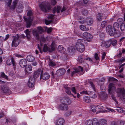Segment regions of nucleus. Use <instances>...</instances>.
Instances as JSON below:
<instances>
[{
    "mask_svg": "<svg viewBox=\"0 0 125 125\" xmlns=\"http://www.w3.org/2000/svg\"><path fill=\"white\" fill-rule=\"evenodd\" d=\"M32 12L31 10H28L27 14V17L26 18L24 17V19L25 21L26 24V25L27 28L30 27L32 24Z\"/></svg>",
    "mask_w": 125,
    "mask_h": 125,
    "instance_id": "obj_1",
    "label": "nucleus"
},
{
    "mask_svg": "<svg viewBox=\"0 0 125 125\" xmlns=\"http://www.w3.org/2000/svg\"><path fill=\"white\" fill-rule=\"evenodd\" d=\"M39 7L42 11L45 12H48L51 9V7L48 2H42Z\"/></svg>",
    "mask_w": 125,
    "mask_h": 125,
    "instance_id": "obj_2",
    "label": "nucleus"
},
{
    "mask_svg": "<svg viewBox=\"0 0 125 125\" xmlns=\"http://www.w3.org/2000/svg\"><path fill=\"white\" fill-rule=\"evenodd\" d=\"M44 31V30L41 27H38L37 30H33L32 33L33 35L35 37L37 40L40 39V34H41Z\"/></svg>",
    "mask_w": 125,
    "mask_h": 125,
    "instance_id": "obj_3",
    "label": "nucleus"
},
{
    "mask_svg": "<svg viewBox=\"0 0 125 125\" xmlns=\"http://www.w3.org/2000/svg\"><path fill=\"white\" fill-rule=\"evenodd\" d=\"M12 0H6V3L8 7H10L11 10H14L16 8V6L17 3V1L16 0H15L13 1L12 5L10 6V5L11 3Z\"/></svg>",
    "mask_w": 125,
    "mask_h": 125,
    "instance_id": "obj_4",
    "label": "nucleus"
},
{
    "mask_svg": "<svg viewBox=\"0 0 125 125\" xmlns=\"http://www.w3.org/2000/svg\"><path fill=\"white\" fill-rule=\"evenodd\" d=\"M19 38V36L18 34H17V37L14 36L13 37V39L12 41L11 44L12 47L14 46L17 47L20 43L21 41L20 40H18Z\"/></svg>",
    "mask_w": 125,
    "mask_h": 125,
    "instance_id": "obj_5",
    "label": "nucleus"
},
{
    "mask_svg": "<svg viewBox=\"0 0 125 125\" xmlns=\"http://www.w3.org/2000/svg\"><path fill=\"white\" fill-rule=\"evenodd\" d=\"M83 68L81 66H79L78 68L74 69V71H73L71 73V75L73 77V75L77 73H80V75H82L83 74Z\"/></svg>",
    "mask_w": 125,
    "mask_h": 125,
    "instance_id": "obj_6",
    "label": "nucleus"
},
{
    "mask_svg": "<svg viewBox=\"0 0 125 125\" xmlns=\"http://www.w3.org/2000/svg\"><path fill=\"white\" fill-rule=\"evenodd\" d=\"M106 30L107 32H108L111 36H114L115 33V31L114 29L113 30L112 26L110 25H108L107 27Z\"/></svg>",
    "mask_w": 125,
    "mask_h": 125,
    "instance_id": "obj_7",
    "label": "nucleus"
},
{
    "mask_svg": "<svg viewBox=\"0 0 125 125\" xmlns=\"http://www.w3.org/2000/svg\"><path fill=\"white\" fill-rule=\"evenodd\" d=\"M85 43V40L82 39H79L77 41V42L75 45V47L76 49H79V48L81 45H83Z\"/></svg>",
    "mask_w": 125,
    "mask_h": 125,
    "instance_id": "obj_8",
    "label": "nucleus"
},
{
    "mask_svg": "<svg viewBox=\"0 0 125 125\" xmlns=\"http://www.w3.org/2000/svg\"><path fill=\"white\" fill-rule=\"evenodd\" d=\"M116 92L118 97H123L125 94V91L124 88H118L117 89Z\"/></svg>",
    "mask_w": 125,
    "mask_h": 125,
    "instance_id": "obj_9",
    "label": "nucleus"
},
{
    "mask_svg": "<svg viewBox=\"0 0 125 125\" xmlns=\"http://www.w3.org/2000/svg\"><path fill=\"white\" fill-rule=\"evenodd\" d=\"M61 102L63 105L70 104L72 103V101L69 98L65 97L62 98L61 100Z\"/></svg>",
    "mask_w": 125,
    "mask_h": 125,
    "instance_id": "obj_10",
    "label": "nucleus"
},
{
    "mask_svg": "<svg viewBox=\"0 0 125 125\" xmlns=\"http://www.w3.org/2000/svg\"><path fill=\"white\" fill-rule=\"evenodd\" d=\"M7 64L9 65H10L11 63L14 67V68L15 69L16 67V63L15 60L12 57H11V59H8L6 62Z\"/></svg>",
    "mask_w": 125,
    "mask_h": 125,
    "instance_id": "obj_11",
    "label": "nucleus"
},
{
    "mask_svg": "<svg viewBox=\"0 0 125 125\" xmlns=\"http://www.w3.org/2000/svg\"><path fill=\"white\" fill-rule=\"evenodd\" d=\"M65 72L64 69H59L57 71L55 75L57 76H60L64 74Z\"/></svg>",
    "mask_w": 125,
    "mask_h": 125,
    "instance_id": "obj_12",
    "label": "nucleus"
},
{
    "mask_svg": "<svg viewBox=\"0 0 125 125\" xmlns=\"http://www.w3.org/2000/svg\"><path fill=\"white\" fill-rule=\"evenodd\" d=\"M43 73V71L41 69H39L37 71L34 72L33 74V79H35L37 78H38L40 74L41 75V74L42 73Z\"/></svg>",
    "mask_w": 125,
    "mask_h": 125,
    "instance_id": "obj_13",
    "label": "nucleus"
},
{
    "mask_svg": "<svg viewBox=\"0 0 125 125\" xmlns=\"http://www.w3.org/2000/svg\"><path fill=\"white\" fill-rule=\"evenodd\" d=\"M35 79L32 77H30L28 81L27 85L28 87L29 88H32L34 85V82Z\"/></svg>",
    "mask_w": 125,
    "mask_h": 125,
    "instance_id": "obj_14",
    "label": "nucleus"
},
{
    "mask_svg": "<svg viewBox=\"0 0 125 125\" xmlns=\"http://www.w3.org/2000/svg\"><path fill=\"white\" fill-rule=\"evenodd\" d=\"M27 63V60L25 59H21L19 62L20 66L23 68H24L26 66Z\"/></svg>",
    "mask_w": 125,
    "mask_h": 125,
    "instance_id": "obj_15",
    "label": "nucleus"
},
{
    "mask_svg": "<svg viewBox=\"0 0 125 125\" xmlns=\"http://www.w3.org/2000/svg\"><path fill=\"white\" fill-rule=\"evenodd\" d=\"M64 119L60 118L55 120V123L56 125H63L64 123Z\"/></svg>",
    "mask_w": 125,
    "mask_h": 125,
    "instance_id": "obj_16",
    "label": "nucleus"
},
{
    "mask_svg": "<svg viewBox=\"0 0 125 125\" xmlns=\"http://www.w3.org/2000/svg\"><path fill=\"white\" fill-rule=\"evenodd\" d=\"M1 90L3 93L9 94L10 91L9 87L6 85H4L2 87Z\"/></svg>",
    "mask_w": 125,
    "mask_h": 125,
    "instance_id": "obj_17",
    "label": "nucleus"
},
{
    "mask_svg": "<svg viewBox=\"0 0 125 125\" xmlns=\"http://www.w3.org/2000/svg\"><path fill=\"white\" fill-rule=\"evenodd\" d=\"M49 74L47 73H45L43 74H41L40 79H42L43 80L48 79L50 78Z\"/></svg>",
    "mask_w": 125,
    "mask_h": 125,
    "instance_id": "obj_18",
    "label": "nucleus"
},
{
    "mask_svg": "<svg viewBox=\"0 0 125 125\" xmlns=\"http://www.w3.org/2000/svg\"><path fill=\"white\" fill-rule=\"evenodd\" d=\"M23 7L21 3H19L17 5L16 8V11L18 13H21L22 12Z\"/></svg>",
    "mask_w": 125,
    "mask_h": 125,
    "instance_id": "obj_19",
    "label": "nucleus"
},
{
    "mask_svg": "<svg viewBox=\"0 0 125 125\" xmlns=\"http://www.w3.org/2000/svg\"><path fill=\"white\" fill-rule=\"evenodd\" d=\"M83 35L85 38L91 39L92 38V36L90 33L87 32H84L83 33Z\"/></svg>",
    "mask_w": 125,
    "mask_h": 125,
    "instance_id": "obj_20",
    "label": "nucleus"
},
{
    "mask_svg": "<svg viewBox=\"0 0 125 125\" xmlns=\"http://www.w3.org/2000/svg\"><path fill=\"white\" fill-rule=\"evenodd\" d=\"M25 33L26 35V37L27 39L29 40H30L31 39V34H32L31 31H29L28 29L25 30Z\"/></svg>",
    "mask_w": 125,
    "mask_h": 125,
    "instance_id": "obj_21",
    "label": "nucleus"
},
{
    "mask_svg": "<svg viewBox=\"0 0 125 125\" xmlns=\"http://www.w3.org/2000/svg\"><path fill=\"white\" fill-rule=\"evenodd\" d=\"M48 63L49 66L51 67H53L55 66L56 64L55 61L50 59L49 60Z\"/></svg>",
    "mask_w": 125,
    "mask_h": 125,
    "instance_id": "obj_22",
    "label": "nucleus"
},
{
    "mask_svg": "<svg viewBox=\"0 0 125 125\" xmlns=\"http://www.w3.org/2000/svg\"><path fill=\"white\" fill-rule=\"evenodd\" d=\"M56 48V46L54 42H52V43L51 46L50 47V52H51L53 51H54L55 49Z\"/></svg>",
    "mask_w": 125,
    "mask_h": 125,
    "instance_id": "obj_23",
    "label": "nucleus"
},
{
    "mask_svg": "<svg viewBox=\"0 0 125 125\" xmlns=\"http://www.w3.org/2000/svg\"><path fill=\"white\" fill-rule=\"evenodd\" d=\"M107 124V121L105 120H102L99 121L97 123V125H106Z\"/></svg>",
    "mask_w": 125,
    "mask_h": 125,
    "instance_id": "obj_24",
    "label": "nucleus"
},
{
    "mask_svg": "<svg viewBox=\"0 0 125 125\" xmlns=\"http://www.w3.org/2000/svg\"><path fill=\"white\" fill-rule=\"evenodd\" d=\"M113 28L115 31H118L120 29V26L119 23L117 22L115 23L113 25Z\"/></svg>",
    "mask_w": 125,
    "mask_h": 125,
    "instance_id": "obj_25",
    "label": "nucleus"
},
{
    "mask_svg": "<svg viewBox=\"0 0 125 125\" xmlns=\"http://www.w3.org/2000/svg\"><path fill=\"white\" fill-rule=\"evenodd\" d=\"M25 67V71L26 72L28 73H30L32 70L31 66L29 65H27Z\"/></svg>",
    "mask_w": 125,
    "mask_h": 125,
    "instance_id": "obj_26",
    "label": "nucleus"
},
{
    "mask_svg": "<svg viewBox=\"0 0 125 125\" xmlns=\"http://www.w3.org/2000/svg\"><path fill=\"white\" fill-rule=\"evenodd\" d=\"M27 60L29 62H33L35 60V58L32 55H28L27 57Z\"/></svg>",
    "mask_w": 125,
    "mask_h": 125,
    "instance_id": "obj_27",
    "label": "nucleus"
},
{
    "mask_svg": "<svg viewBox=\"0 0 125 125\" xmlns=\"http://www.w3.org/2000/svg\"><path fill=\"white\" fill-rule=\"evenodd\" d=\"M68 106L67 105H63L62 104H60L59 105V108L61 110H66L68 109Z\"/></svg>",
    "mask_w": 125,
    "mask_h": 125,
    "instance_id": "obj_28",
    "label": "nucleus"
},
{
    "mask_svg": "<svg viewBox=\"0 0 125 125\" xmlns=\"http://www.w3.org/2000/svg\"><path fill=\"white\" fill-rule=\"evenodd\" d=\"M86 22L87 25H90L93 23V19L91 18H88L86 19Z\"/></svg>",
    "mask_w": 125,
    "mask_h": 125,
    "instance_id": "obj_29",
    "label": "nucleus"
},
{
    "mask_svg": "<svg viewBox=\"0 0 125 125\" xmlns=\"http://www.w3.org/2000/svg\"><path fill=\"white\" fill-rule=\"evenodd\" d=\"M42 48V50L44 52H46L48 51L50 52L49 50V49H50V47L48 46L46 44H44Z\"/></svg>",
    "mask_w": 125,
    "mask_h": 125,
    "instance_id": "obj_30",
    "label": "nucleus"
},
{
    "mask_svg": "<svg viewBox=\"0 0 125 125\" xmlns=\"http://www.w3.org/2000/svg\"><path fill=\"white\" fill-rule=\"evenodd\" d=\"M78 60L79 62L80 63L83 62L85 60V56L83 55L79 56L78 58Z\"/></svg>",
    "mask_w": 125,
    "mask_h": 125,
    "instance_id": "obj_31",
    "label": "nucleus"
},
{
    "mask_svg": "<svg viewBox=\"0 0 125 125\" xmlns=\"http://www.w3.org/2000/svg\"><path fill=\"white\" fill-rule=\"evenodd\" d=\"M58 50L60 52H65V49L62 45H60L58 47Z\"/></svg>",
    "mask_w": 125,
    "mask_h": 125,
    "instance_id": "obj_32",
    "label": "nucleus"
},
{
    "mask_svg": "<svg viewBox=\"0 0 125 125\" xmlns=\"http://www.w3.org/2000/svg\"><path fill=\"white\" fill-rule=\"evenodd\" d=\"M114 84L112 83H110L108 85V92L109 94H111L112 93L111 91L112 89V88L114 86Z\"/></svg>",
    "mask_w": 125,
    "mask_h": 125,
    "instance_id": "obj_33",
    "label": "nucleus"
},
{
    "mask_svg": "<svg viewBox=\"0 0 125 125\" xmlns=\"http://www.w3.org/2000/svg\"><path fill=\"white\" fill-rule=\"evenodd\" d=\"M61 9V8L60 6H57V8L56 7H54L52 13L54 14L57 11V13H59Z\"/></svg>",
    "mask_w": 125,
    "mask_h": 125,
    "instance_id": "obj_34",
    "label": "nucleus"
},
{
    "mask_svg": "<svg viewBox=\"0 0 125 125\" xmlns=\"http://www.w3.org/2000/svg\"><path fill=\"white\" fill-rule=\"evenodd\" d=\"M100 97L102 99H106L108 97L107 94L105 92H103L101 94Z\"/></svg>",
    "mask_w": 125,
    "mask_h": 125,
    "instance_id": "obj_35",
    "label": "nucleus"
},
{
    "mask_svg": "<svg viewBox=\"0 0 125 125\" xmlns=\"http://www.w3.org/2000/svg\"><path fill=\"white\" fill-rule=\"evenodd\" d=\"M68 50L70 52L73 53L74 52L75 49L73 46H70L69 47Z\"/></svg>",
    "mask_w": 125,
    "mask_h": 125,
    "instance_id": "obj_36",
    "label": "nucleus"
},
{
    "mask_svg": "<svg viewBox=\"0 0 125 125\" xmlns=\"http://www.w3.org/2000/svg\"><path fill=\"white\" fill-rule=\"evenodd\" d=\"M84 45H81L79 49H76L77 51L80 52H83L84 50Z\"/></svg>",
    "mask_w": 125,
    "mask_h": 125,
    "instance_id": "obj_37",
    "label": "nucleus"
},
{
    "mask_svg": "<svg viewBox=\"0 0 125 125\" xmlns=\"http://www.w3.org/2000/svg\"><path fill=\"white\" fill-rule=\"evenodd\" d=\"M104 42V46L106 48L109 47L111 44L110 40Z\"/></svg>",
    "mask_w": 125,
    "mask_h": 125,
    "instance_id": "obj_38",
    "label": "nucleus"
},
{
    "mask_svg": "<svg viewBox=\"0 0 125 125\" xmlns=\"http://www.w3.org/2000/svg\"><path fill=\"white\" fill-rule=\"evenodd\" d=\"M88 94L90 96V97L93 98H95L96 97V95L94 92H90Z\"/></svg>",
    "mask_w": 125,
    "mask_h": 125,
    "instance_id": "obj_39",
    "label": "nucleus"
},
{
    "mask_svg": "<svg viewBox=\"0 0 125 125\" xmlns=\"http://www.w3.org/2000/svg\"><path fill=\"white\" fill-rule=\"evenodd\" d=\"M80 29L84 31H87L89 30L88 28H86L85 26L83 25H80Z\"/></svg>",
    "mask_w": 125,
    "mask_h": 125,
    "instance_id": "obj_40",
    "label": "nucleus"
},
{
    "mask_svg": "<svg viewBox=\"0 0 125 125\" xmlns=\"http://www.w3.org/2000/svg\"><path fill=\"white\" fill-rule=\"evenodd\" d=\"M83 99L84 101L86 103H89L91 101L90 98L88 96H84L83 97Z\"/></svg>",
    "mask_w": 125,
    "mask_h": 125,
    "instance_id": "obj_41",
    "label": "nucleus"
},
{
    "mask_svg": "<svg viewBox=\"0 0 125 125\" xmlns=\"http://www.w3.org/2000/svg\"><path fill=\"white\" fill-rule=\"evenodd\" d=\"M120 28L122 31H125V24L124 23L121 24Z\"/></svg>",
    "mask_w": 125,
    "mask_h": 125,
    "instance_id": "obj_42",
    "label": "nucleus"
},
{
    "mask_svg": "<svg viewBox=\"0 0 125 125\" xmlns=\"http://www.w3.org/2000/svg\"><path fill=\"white\" fill-rule=\"evenodd\" d=\"M111 44L113 46H115L117 44V41L116 40H110Z\"/></svg>",
    "mask_w": 125,
    "mask_h": 125,
    "instance_id": "obj_43",
    "label": "nucleus"
},
{
    "mask_svg": "<svg viewBox=\"0 0 125 125\" xmlns=\"http://www.w3.org/2000/svg\"><path fill=\"white\" fill-rule=\"evenodd\" d=\"M71 88L70 87L66 88L65 92L66 93L69 95H71L72 94L70 91Z\"/></svg>",
    "mask_w": 125,
    "mask_h": 125,
    "instance_id": "obj_44",
    "label": "nucleus"
},
{
    "mask_svg": "<svg viewBox=\"0 0 125 125\" xmlns=\"http://www.w3.org/2000/svg\"><path fill=\"white\" fill-rule=\"evenodd\" d=\"M46 41V39L43 36H42L40 40V42L41 43V46H42V42H44Z\"/></svg>",
    "mask_w": 125,
    "mask_h": 125,
    "instance_id": "obj_45",
    "label": "nucleus"
},
{
    "mask_svg": "<svg viewBox=\"0 0 125 125\" xmlns=\"http://www.w3.org/2000/svg\"><path fill=\"white\" fill-rule=\"evenodd\" d=\"M86 125H94L92 120H89L86 122Z\"/></svg>",
    "mask_w": 125,
    "mask_h": 125,
    "instance_id": "obj_46",
    "label": "nucleus"
},
{
    "mask_svg": "<svg viewBox=\"0 0 125 125\" xmlns=\"http://www.w3.org/2000/svg\"><path fill=\"white\" fill-rule=\"evenodd\" d=\"M97 16L98 21H100L102 20V16L101 13L98 14L97 15Z\"/></svg>",
    "mask_w": 125,
    "mask_h": 125,
    "instance_id": "obj_47",
    "label": "nucleus"
},
{
    "mask_svg": "<svg viewBox=\"0 0 125 125\" xmlns=\"http://www.w3.org/2000/svg\"><path fill=\"white\" fill-rule=\"evenodd\" d=\"M125 21V17H124V20H123V19L121 18H120L118 19L117 20V21L118 22H121L120 24H121L123 23V22Z\"/></svg>",
    "mask_w": 125,
    "mask_h": 125,
    "instance_id": "obj_48",
    "label": "nucleus"
},
{
    "mask_svg": "<svg viewBox=\"0 0 125 125\" xmlns=\"http://www.w3.org/2000/svg\"><path fill=\"white\" fill-rule=\"evenodd\" d=\"M54 15L51 14L48 15V18L49 20H52L53 19Z\"/></svg>",
    "mask_w": 125,
    "mask_h": 125,
    "instance_id": "obj_49",
    "label": "nucleus"
},
{
    "mask_svg": "<svg viewBox=\"0 0 125 125\" xmlns=\"http://www.w3.org/2000/svg\"><path fill=\"white\" fill-rule=\"evenodd\" d=\"M1 76L2 77L8 80V76L5 74L4 72H2L1 73Z\"/></svg>",
    "mask_w": 125,
    "mask_h": 125,
    "instance_id": "obj_50",
    "label": "nucleus"
},
{
    "mask_svg": "<svg viewBox=\"0 0 125 125\" xmlns=\"http://www.w3.org/2000/svg\"><path fill=\"white\" fill-rule=\"evenodd\" d=\"M116 110L117 112L120 113H123V109L120 107H117Z\"/></svg>",
    "mask_w": 125,
    "mask_h": 125,
    "instance_id": "obj_51",
    "label": "nucleus"
},
{
    "mask_svg": "<svg viewBox=\"0 0 125 125\" xmlns=\"http://www.w3.org/2000/svg\"><path fill=\"white\" fill-rule=\"evenodd\" d=\"M94 58L95 60H99V58L98 56V54L95 53L94 55Z\"/></svg>",
    "mask_w": 125,
    "mask_h": 125,
    "instance_id": "obj_52",
    "label": "nucleus"
},
{
    "mask_svg": "<svg viewBox=\"0 0 125 125\" xmlns=\"http://www.w3.org/2000/svg\"><path fill=\"white\" fill-rule=\"evenodd\" d=\"M93 122V123L94 125H97V123H98V122H97V119L96 118L93 119L92 120Z\"/></svg>",
    "mask_w": 125,
    "mask_h": 125,
    "instance_id": "obj_53",
    "label": "nucleus"
},
{
    "mask_svg": "<svg viewBox=\"0 0 125 125\" xmlns=\"http://www.w3.org/2000/svg\"><path fill=\"white\" fill-rule=\"evenodd\" d=\"M72 95H73V97L75 98H76V96H77V97L78 98H79L80 96V95L79 94H78V93H76V94H75V95L72 94Z\"/></svg>",
    "mask_w": 125,
    "mask_h": 125,
    "instance_id": "obj_54",
    "label": "nucleus"
},
{
    "mask_svg": "<svg viewBox=\"0 0 125 125\" xmlns=\"http://www.w3.org/2000/svg\"><path fill=\"white\" fill-rule=\"evenodd\" d=\"M52 21V20L48 21L47 20H45V23L47 25H48Z\"/></svg>",
    "mask_w": 125,
    "mask_h": 125,
    "instance_id": "obj_55",
    "label": "nucleus"
},
{
    "mask_svg": "<svg viewBox=\"0 0 125 125\" xmlns=\"http://www.w3.org/2000/svg\"><path fill=\"white\" fill-rule=\"evenodd\" d=\"M109 80L110 81L116 82L117 80L115 78L113 77H110L109 78Z\"/></svg>",
    "mask_w": 125,
    "mask_h": 125,
    "instance_id": "obj_56",
    "label": "nucleus"
},
{
    "mask_svg": "<svg viewBox=\"0 0 125 125\" xmlns=\"http://www.w3.org/2000/svg\"><path fill=\"white\" fill-rule=\"evenodd\" d=\"M90 84L91 85V86L93 88V90L95 91V86L93 83L92 82H89Z\"/></svg>",
    "mask_w": 125,
    "mask_h": 125,
    "instance_id": "obj_57",
    "label": "nucleus"
},
{
    "mask_svg": "<svg viewBox=\"0 0 125 125\" xmlns=\"http://www.w3.org/2000/svg\"><path fill=\"white\" fill-rule=\"evenodd\" d=\"M71 90L72 92L74 93V94L75 95L76 93L75 87H73L71 88Z\"/></svg>",
    "mask_w": 125,
    "mask_h": 125,
    "instance_id": "obj_58",
    "label": "nucleus"
},
{
    "mask_svg": "<svg viewBox=\"0 0 125 125\" xmlns=\"http://www.w3.org/2000/svg\"><path fill=\"white\" fill-rule=\"evenodd\" d=\"M82 13L83 15H85L87 14L88 12L86 10H84L82 11Z\"/></svg>",
    "mask_w": 125,
    "mask_h": 125,
    "instance_id": "obj_59",
    "label": "nucleus"
},
{
    "mask_svg": "<svg viewBox=\"0 0 125 125\" xmlns=\"http://www.w3.org/2000/svg\"><path fill=\"white\" fill-rule=\"evenodd\" d=\"M4 41V38L3 37L0 36V43H2Z\"/></svg>",
    "mask_w": 125,
    "mask_h": 125,
    "instance_id": "obj_60",
    "label": "nucleus"
},
{
    "mask_svg": "<svg viewBox=\"0 0 125 125\" xmlns=\"http://www.w3.org/2000/svg\"><path fill=\"white\" fill-rule=\"evenodd\" d=\"M106 21H104L101 23V25L102 26L104 27L106 24Z\"/></svg>",
    "mask_w": 125,
    "mask_h": 125,
    "instance_id": "obj_61",
    "label": "nucleus"
},
{
    "mask_svg": "<svg viewBox=\"0 0 125 125\" xmlns=\"http://www.w3.org/2000/svg\"><path fill=\"white\" fill-rule=\"evenodd\" d=\"M80 93L81 94H88L89 93H88L86 91H83L81 92Z\"/></svg>",
    "mask_w": 125,
    "mask_h": 125,
    "instance_id": "obj_62",
    "label": "nucleus"
},
{
    "mask_svg": "<svg viewBox=\"0 0 125 125\" xmlns=\"http://www.w3.org/2000/svg\"><path fill=\"white\" fill-rule=\"evenodd\" d=\"M106 54L105 52H104L103 53V54H102V60H103L104 59V58L106 56Z\"/></svg>",
    "mask_w": 125,
    "mask_h": 125,
    "instance_id": "obj_63",
    "label": "nucleus"
},
{
    "mask_svg": "<svg viewBox=\"0 0 125 125\" xmlns=\"http://www.w3.org/2000/svg\"><path fill=\"white\" fill-rule=\"evenodd\" d=\"M119 123V122H118L117 124L115 122L113 121L111 123V124L110 125H118V123Z\"/></svg>",
    "mask_w": 125,
    "mask_h": 125,
    "instance_id": "obj_64",
    "label": "nucleus"
}]
</instances>
